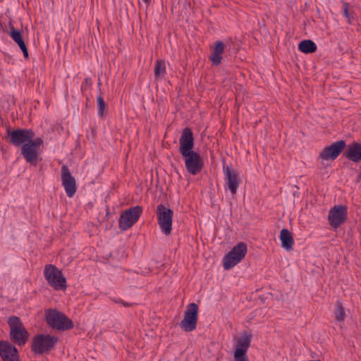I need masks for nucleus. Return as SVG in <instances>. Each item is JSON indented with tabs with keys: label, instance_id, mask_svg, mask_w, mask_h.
<instances>
[{
	"label": "nucleus",
	"instance_id": "1",
	"mask_svg": "<svg viewBox=\"0 0 361 361\" xmlns=\"http://www.w3.org/2000/svg\"><path fill=\"white\" fill-rule=\"evenodd\" d=\"M8 324L10 327V339L15 344L23 345L28 339L29 334L25 328L20 319L17 316H11L8 318Z\"/></svg>",
	"mask_w": 361,
	"mask_h": 361
},
{
	"label": "nucleus",
	"instance_id": "2",
	"mask_svg": "<svg viewBox=\"0 0 361 361\" xmlns=\"http://www.w3.org/2000/svg\"><path fill=\"white\" fill-rule=\"evenodd\" d=\"M58 341V338L54 336L37 334L32 338L31 349L35 354L42 355L53 350Z\"/></svg>",
	"mask_w": 361,
	"mask_h": 361
},
{
	"label": "nucleus",
	"instance_id": "3",
	"mask_svg": "<svg viewBox=\"0 0 361 361\" xmlns=\"http://www.w3.org/2000/svg\"><path fill=\"white\" fill-rule=\"evenodd\" d=\"M46 321L52 329L59 331L69 330L73 328V323L65 314L56 310H49L46 312Z\"/></svg>",
	"mask_w": 361,
	"mask_h": 361
},
{
	"label": "nucleus",
	"instance_id": "4",
	"mask_svg": "<svg viewBox=\"0 0 361 361\" xmlns=\"http://www.w3.org/2000/svg\"><path fill=\"white\" fill-rule=\"evenodd\" d=\"M44 276L48 283L55 290L66 288V280L61 271L55 265L47 264L44 267Z\"/></svg>",
	"mask_w": 361,
	"mask_h": 361
},
{
	"label": "nucleus",
	"instance_id": "5",
	"mask_svg": "<svg viewBox=\"0 0 361 361\" xmlns=\"http://www.w3.org/2000/svg\"><path fill=\"white\" fill-rule=\"evenodd\" d=\"M247 250V245L245 243H238L224 256V268L226 270H229L235 267L245 257Z\"/></svg>",
	"mask_w": 361,
	"mask_h": 361
},
{
	"label": "nucleus",
	"instance_id": "6",
	"mask_svg": "<svg viewBox=\"0 0 361 361\" xmlns=\"http://www.w3.org/2000/svg\"><path fill=\"white\" fill-rule=\"evenodd\" d=\"M252 334L247 331H243L238 338L235 345L233 357L235 361H249L247 352L250 346Z\"/></svg>",
	"mask_w": 361,
	"mask_h": 361
},
{
	"label": "nucleus",
	"instance_id": "7",
	"mask_svg": "<svg viewBox=\"0 0 361 361\" xmlns=\"http://www.w3.org/2000/svg\"><path fill=\"white\" fill-rule=\"evenodd\" d=\"M345 147V141L341 140L334 142L329 146L325 147L321 151L317 160L322 165H324V161H326L335 160Z\"/></svg>",
	"mask_w": 361,
	"mask_h": 361
},
{
	"label": "nucleus",
	"instance_id": "8",
	"mask_svg": "<svg viewBox=\"0 0 361 361\" xmlns=\"http://www.w3.org/2000/svg\"><path fill=\"white\" fill-rule=\"evenodd\" d=\"M156 214L161 231L166 235H169L172 230L173 211L166 208L164 204H159L157 206Z\"/></svg>",
	"mask_w": 361,
	"mask_h": 361
},
{
	"label": "nucleus",
	"instance_id": "9",
	"mask_svg": "<svg viewBox=\"0 0 361 361\" xmlns=\"http://www.w3.org/2000/svg\"><path fill=\"white\" fill-rule=\"evenodd\" d=\"M7 135L8 142L16 147L27 143L35 135L32 130L27 128L7 129Z\"/></svg>",
	"mask_w": 361,
	"mask_h": 361
},
{
	"label": "nucleus",
	"instance_id": "10",
	"mask_svg": "<svg viewBox=\"0 0 361 361\" xmlns=\"http://www.w3.org/2000/svg\"><path fill=\"white\" fill-rule=\"evenodd\" d=\"M142 212V207L140 206L133 207L122 212L119 218V228L126 231L132 227L139 219Z\"/></svg>",
	"mask_w": 361,
	"mask_h": 361
},
{
	"label": "nucleus",
	"instance_id": "11",
	"mask_svg": "<svg viewBox=\"0 0 361 361\" xmlns=\"http://www.w3.org/2000/svg\"><path fill=\"white\" fill-rule=\"evenodd\" d=\"M197 305L190 303L184 313V318L180 323V327L187 332L195 330L197 323Z\"/></svg>",
	"mask_w": 361,
	"mask_h": 361
},
{
	"label": "nucleus",
	"instance_id": "12",
	"mask_svg": "<svg viewBox=\"0 0 361 361\" xmlns=\"http://www.w3.org/2000/svg\"><path fill=\"white\" fill-rule=\"evenodd\" d=\"M181 155L184 158L185 168L190 174L197 175L202 171L203 161L197 152L192 151Z\"/></svg>",
	"mask_w": 361,
	"mask_h": 361
},
{
	"label": "nucleus",
	"instance_id": "13",
	"mask_svg": "<svg viewBox=\"0 0 361 361\" xmlns=\"http://www.w3.org/2000/svg\"><path fill=\"white\" fill-rule=\"evenodd\" d=\"M347 216V207L345 206L338 204L333 207L329 212V221L330 225L337 228L345 221Z\"/></svg>",
	"mask_w": 361,
	"mask_h": 361
},
{
	"label": "nucleus",
	"instance_id": "14",
	"mask_svg": "<svg viewBox=\"0 0 361 361\" xmlns=\"http://www.w3.org/2000/svg\"><path fill=\"white\" fill-rule=\"evenodd\" d=\"M61 181L68 197H73L76 192L75 179L66 165H63L61 167Z\"/></svg>",
	"mask_w": 361,
	"mask_h": 361
},
{
	"label": "nucleus",
	"instance_id": "15",
	"mask_svg": "<svg viewBox=\"0 0 361 361\" xmlns=\"http://www.w3.org/2000/svg\"><path fill=\"white\" fill-rule=\"evenodd\" d=\"M223 173L225 176V182L232 195H235L240 185L238 174L228 165H223Z\"/></svg>",
	"mask_w": 361,
	"mask_h": 361
},
{
	"label": "nucleus",
	"instance_id": "16",
	"mask_svg": "<svg viewBox=\"0 0 361 361\" xmlns=\"http://www.w3.org/2000/svg\"><path fill=\"white\" fill-rule=\"evenodd\" d=\"M179 152L181 154L192 152L194 147V137L192 131L190 128H185L179 139Z\"/></svg>",
	"mask_w": 361,
	"mask_h": 361
},
{
	"label": "nucleus",
	"instance_id": "17",
	"mask_svg": "<svg viewBox=\"0 0 361 361\" xmlns=\"http://www.w3.org/2000/svg\"><path fill=\"white\" fill-rule=\"evenodd\" d=\"M0 357L3 361H19L17 348L7 341H0Z\"/></svg>",
	"mask_w": 361,
	"mask_h": 361
},
{
	"label": "nucleus",
	"instance_id": "18",
	"mask_svg": "<svg viewBox=\"0 0 361 361\" xmlns=\"http://www.w3.org/2000/svg\"><path fill=\"white\" fill-rule=\"evenodd\" d=\"M20 151L21 155L27 163L32 165L37 164L39 151L37 147L28 142L21 146Z\"/></svg>",
	"mask_w": 361,
	"mask_h": 361
},
{
	"label": "nucleus",
	"instance_id": "19",
	"mask_svg": "<svg viewBox=\"0 0 361 361\" xmlns=\"http://www.w3.org/2000/svg\"><path fill=\"white\" fill-rule=\"evenodd\" d=\"M343 157L355 163L361 161V142H353L347 146Z\"/></svg>",
	"mask_w": 361,
	"mask_h": 361
},
{
	"label": "nucleus",
	"instance_id": "20",
	"mask_svg": "<svg viewBox=\"0 0 361 361\" xmlns=\"http://www.w3.org/2000/svg\"><path fill=\"white\" fill-rule=\"evenodd\" d=\"M225 49V44L222 41H216L213 48V51L209 57L213 65H219L221 62V54L224 53Z\"/></svg>",
	"mask_w": 361,
	"mask_h": 361
},
{
	"label": "nucleus",
	"instance_id": "21",
	"mask_svg": "<svg viewBox=\"0 0 361 361\" xmlns=\"http://www.w3.org/2000/svg\"><path fill=\"white\" fill-rule=\"evenodd\" d=\"M280 240L283 248L286 250H292L294 240L291 233L288 229L283 228L281 231Z\"/></svg>",
	"mask_w": 361,
	"mask_h": 361
},
{
	"label": "nucleus",
	"instance_id": "22",
	"mask_svg": "<svg viewBox=\"0 0 361 361\" xmlns=\"http://www.w3.org/2000/svg\"><path fill=\"white\" fill-rule=\"evenodd\" d=\"M298 49L305 54H312L316 51L317 45L310 39H305L299 43Z\"/></svg>",
	"mask_w": 361,
	"mask_h": 361
},
{
	"label": "nucleus",
	"instance_id": "23",
	"mask_svg": "<svg viewBox=\"0 0 361 361\" xmlns=\"http://www.w3.org/2000/svg\"><path fill=\"white\" fill-rule=\"evenodd\" d=\"M166 73V65L163 61L158 60L156 61L154 66V76L157 80L161 79Z\"/></svg>",
	"mask_w": 361,
	"mask_h": 361
},
{
	"label": "nucleus",
	"instance_id": "24",
	"mask_svg": "<svg viewBox=\"0 0 361 361\" xmlns=\"http://www.w3.org/2000/svg\"><path fill=\"white\" fill-rule=\"evenodd\" d=\"M335 319L337 322H343L345 318V312L344 307L341 302L337 301L336 303V310L334 312Z\"/></svg>",
	"mask_w": 361,
	"mask_h": 361
},
{
	"label": "nucleus",
	"instance_id": "25",
	"mask_svg": "<svg viewBox=\"0 0 361 361\" xmlns=\"http://www.w3.org/2000/svg\"><path fill=\"white\" fill-rule=\"evenodd\" d=\"M11 32H9L10 37L13 39V40L18 44L23 39L22 37L21 32L19 30H15L11 24Z\"/></svg>",
	"mask_w": 361,
	"mask_h": 361
},
{
	"label": "nucleus",
	"instance_id": "26",
	"mask_svg": "<svg viewBox=\"0 0 361 361\" xmlns=\"http://www.w3.org/2000/svg\"><path fill=\"white\" fill-rule=\"evenodd\" d=\"M97 102L98 111L97 114L99 117H103L104 114V110L106 109V103L101 96L97 97Z\"/></svg>",
	"mask_w": 361,
	"mask_h": 361
},
{
	"label": "nucleus",
	"instance_id": "27",
	"mask_svg": "<svg viewBox=\"0 0 361 361\" xmlns=\"http://www.w3.org/2000/svg\"><path fill=\"white\" fill-rule=\"evenodd\" d=\"M349 7H350V5L348 3H345L344 2L343 4V16L345 18L348 19V22L349 23H350L351 22V18H353V16H352V13H350L349 11Z\"/></svg>",
	"mask_w": 361,
	"mask_h": 361
},
{
	"label": "nucleus",
	"instance_id": "28",
	"mask_svg": "<svg viewBox=\"0 0 361 361\" xmlns=\"http://www.w3.org/2000/svg\"><path fill=\"white\" fill-rule=\"evenodd\" d=\"M29 142L39 150L40 146L43 144V140L41 137H34L31 138Z\"/></svg>",
	"mask_w": 361,
	"mask_h": 361
},
{
	"label": "nucleus",
	"instance_id": "29",
	"mask_svg": "<svg viewBox=\"0 0 361 361\" xmlns=\"http://www.w3.org/2000/svg\"><path fill=\"white\" fill-rule=\"evenodd\" d=\"M115 303H120L126 307H131L133 305V303L126 302L121 298H115L113 300Z\"/></svg>",
	"mask_w": 361,
	"mask_h": 361
},
{
	"label": "nucleus",
	"instance_id": "30",
	"mask_svg": "<svg viewBox=\"0 0 361 361\" xmlns=\"http://www.w3.org/2000/svg\"><path fill=\"white\" fill-rule=\"evenodd\" d=\"M20 49L23 51L25 59H28L29 54H28V51H27L26 45L23 48H21Z\"/></svg>",
	"mask_w": 361,
	"mask_h": 361
},
{
	"label": "nucleus",
	"instance_id": "31",
	"mask_svg": "<svg viewBox=\"0 0 361 361\" xmlns=\"http://www.w3.org/2000/svg\"><path fill=\"white\" fill-rule=\"evenodd\" d=\"M356 180L357 182L361 180V165L360 166V172L358 175L356 176Z\"/></svg>",
	"mask_w": 361,
	"mask_h": 361
},
{
	"label": "nucleus",
	"instance_id": "32",
	"mask_svg": "<svg viewBox=\"0 0 361 361\" xmlns=\"http://www.w3.org/2000/svg\"><path fill=\"white\" fill-rule=\"evenodd\" d=\"M18 45L20 47V49H21V48H23L25 46V42L23 40L20 43H19Z\"/></svg>",
	"mask_w": 361,
	"mask_h": 361
},
{
	"label": "nucleus",
	"instance_id": "33",
	"mask_svg": "<svg viewBox=\"0 0 361 361\" xmlns=\"http://www.w3.org/2000/svg\"><path fill=\"white\" fill-rule=\"evenodd\" d=\"M145 4H149L151 0H142Z\"/></svg>",
	"mask_w": 361,
	"mask_h": 361
},
{
	"label": "nucleus",
	"instance_id": "34",
	"mask_svg": "<svg viewBox=\"0 0 361 361\" xmlns=\"http://www.w3.org/2000/svg\"><path fill=\"white\" fill-rule=\"evenodd\" d=\"M101 82H100V80H99V82H98V86L99 87L101 85Z\"/></svg>",
	"mask_w": 361,
	"mask_h": 361
},
{
	"label": "nucleus",
	"instance_id": "35",
	"mask_svg": "<svg viewBox=\"0 0 361 361\" xmlns=\"http://www.w3.org/2000/svg\"><path fill=\"white\" fill-rule=\"evenodd\" d=\"M3 0H0V2L2 1Z\"/></svg>",
	"mask_w": 361,
	"mask_h": 361
}]
</instances>
